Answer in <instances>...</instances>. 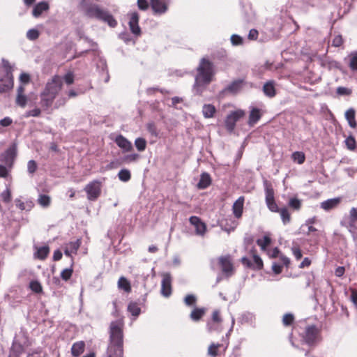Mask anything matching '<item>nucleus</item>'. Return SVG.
<instances>
[{"label":"nucleus","instance_id":"1","mask_svg":"<svg viewBox=\"0 0 357 357\" xmlns=\"http://www.w3.org/2000/svg\"><path fill=\"white\" fill-rule=\"evenodd\" d=\"M215 74L213 63L206 58L201 59L197 68V74L195 76V82L192 89V93L196 96H202L208 86L213 81Z\"/></svg>","mask_w":357,"mask_h":357},{"label":"nucleus","instance_id":"2","mask_svg":"<svg viewBox=\"0 0 357 357\" xmlns=\"http://www.w3.org/2000/svg\"><path fill=\"white\" fill-rule=\"evenodd\" d=\"M123 324L121 321H112L109 326V341L107 349V357L123 356Z\"/></svg>","mask_w":357,"mask_h":357},{"label":"nucleus","instance_id":"3","mask_svg":"<svg viewBox=\"0 0 357 357\" xmlns=\"http://www.w3.org/2000/svg\"><path fill=\"white\" fill-rule=\"evenodd\" d=\"M63 86V78L59 75H54L48 81L40 93V105L45 109H48L52 105L54 100L61 90Z\"/></svg>","mask_w":357,"mask_h":357},{"label":"nucleus","instance_id":"4","mask_svg":"<svg viewBox=\"0 0 357 357\" xmlns=\"http://www.w3.org/2000/svg\"><path fill=\"white\" fill-rule=\"evenodd\" d=\"M79 7L86 17L98 20L105 10L91 0H82L79 3Z\"/></svg>","mask_w":357,"mask_h":357},{"label":"nucleus","instance_id":"5","mask_svg":"<svg viewBox=\"0 0 357 357\" xmlns=\"http://www.w3.org/2000/svg\"><path fill=\"white\" fill-rule=\"evenodd\" d=\"M241 261L243 266L255 271H260L264 267L261 258L255 249H251L248 255L243 257Z\"/></svg>","mask_w":357,"mask_h":357},{"label":"nucleus","instance_id":"6","mask_svg":"<svg viewBox=\"0 0 357 357\" xmlns=\"http://www.w3.org/2000/svg\"><path fill=\"white\" fill-rule=\"evenodd\" d=\"M17 143L16 142H13L3 152L1 153L0 160L9 169H12L17 156Z\"/></svg>","mask_w":357,"mask_h":357},{"label":"nucleus","instance_id":"7","mask_svg":"<svg viewBox=\"0 0 357 357\" xmlns=\"http://www.w3.org/2000/svg\"><path fill=\"white\" fill-rule=\"evenodd\" d=\"M263 185L264 188L266 203L268 208L272 212H279L280 208L275 201L274 190L272 184L266 178H264Z\"/></svg>","mask_w":357,"mask_h":357},{"label":"nucleus","instance_id":"8","mask_svg":"<svg viewBox=\"0 0 357 357\" xmlns=\"http://www.w3.org/2000/svg\"><path fill=\"white\" fill-rule=\"evenodd\" d=\"M101 186L102 182L99 180H93L85 186L84 191L89 201H96L100 197Z\"/></svg>","mask_w":357,"mask_h":357},{"label":"nucleus","instance_id":"9","mask_svg":"<svg viewBox=\"0 0 357 357\" xmlns=\"http://www.w3.org/2000/svg\"><path fill=\"white\" fill-rule=\"evenodd\" d=\"M218 264L222 272L227 277L231 276L235 271L233 260L230 255L221 256L218 258Z\"/></svg>","mask_w":357,"mask_h":357},{"label":"nucleus","instance_id":"10","mask_svg":"<svg viewBox=\"0 0 357 357\" xmlns=\"http://www.w3.org/2000/svg\"><path fill=\"white\" fill-rule=\"evenodd\" d=\"M245 112L241 110H236L228 114L225 120V126L227 130L231 133L234 132L236 122L241 119Z\"/></svg>","mask_w":357,"mask_h":357},{"label":"nucleus","instance_id":"11","mask_svg":"<svg viewBox=\"0 0 357 357\" xmlns=\"http://www.w3.org/2000/svg\"><path fill=\"white\" fill-rule=\"evenodd\" d=\"M304 340L309 345L314 344L319 341V330L315 326H309L306 328Z\"/></svg>","mask_w":357,"mask_h":357},{"label":"nucleus","instance_id":"12","mask_svg":"<svg viewBox=\"0 0 357 357\" xmlns=\"http://www.w3.org/2000/svg\"><path fill=\"white\" fill-rule=\"evenodd\" d=\"M14 77L13 73L8 72L0 79V93L9 91L13 88Z\"/></svg>","mask_w":357,"mask_h":357},{"label":"nucleus","instance_id":"13","mask_svg":"<svg viewBox=\"0 0 357 357\" xmlns=\"http://www.w3.org/2000/svg\"><path fill=\"white\" fill-rule=\"evenodd\" d=\"M129 27L132 33L139 36L142 33L141 28L139 26V15L137 12H132L130 14Z\"/></svg>","mask_w":357,"mask_h":357},{"label":"nucleus","instance_id":"14","mask_svg":"<svg viewBox=\"0 0 357 357\" xmlns=\"http://www.w3.org/2000/svg\"><path fill=\"white\" fill-rule=\"evenodd\" d=\"M161 294L165 297H169L172 294V278L169 273H165L162 275Z\"/></svg>","mask_w":357,"mask_h":357},{"label":"nucleus","instance_id":"15","mask_svg":"<svg viewBox=\"0 0 357 357\" xmlns=\"http://www.w3.org/2000/svg\"><path fill=\"white\" fill-rule=\"evenodd\" d=\"M189 221L190 223L194 227L195 232L197 235L202 236L205 233L206 230V225L200 218L192 215L189 218Z\"/></svg>","mask_w":357,"mask_h":357},{"label":"nucleus","instance_id":"16","mask_svg":"<svg viewBox=\"0 0 357 357\" xmlns=\"http://www.w3.org/2000/svg\"><path fill=\"white\" fill-rule=\"evenodd\" d=\"M95 61L98 70L100 73L105 75V78L104 80L105 82H108L109 79V75L106 59L98 54L95 59Z\"/></svg>","mask_w":357,"mask_h":357},{"label":"nucleus","instance_id":"17","mask_svg":"<svg viewBox=\"0 0 357 357\" xmlns=\"http://www.w3.org/2000/svg\"><path fill=\"white\" fill-rule=\"evenodd\" d=\"M243 84L244 80L243 79H237L231 82L229 84L225 87L222 89V93H229L231 94H236L243 88Z\"/></svg>","mask_w":357,"mask_h":357},{"label":"nucleus","instance_id":"18","mask_svg":"<svg viewBox=\"0 0 357 357\" xmlns=\"http://www.w3.org/2000/svg\"><path fill=\"white\" fill-rule=\"evenodd\" d=\"M150 6L155 15H162L167 10V6L164 0H150Z\"/></svg>","mask_w":357,"mask_h":357},{"label":"nucleus","instance_id":"19","mask_svg":"<svg viewBox=\"0 0 357 357\" xmlns=\"http://www.w3.org/2000/svg\"><path fill=\"white\" fill-rule=\"evenodd\" d=\"M114 142L125 152H129L133 149L132 143L121 134H119L116 137Z\"/></svg>","mask_w":357,"mask_h":357},{"label":"nucleus","instance_id":"20","mask_svg":"<svg viewBox=\"0 0 357 357\" xmlns=\"http://www.w3.org/2000/svg\"><path fill=\"white\" fill-rule=\"evenodd\" d=\"M50 9L48 2L43 1L37 3L33 8L32 15L34 17H40L43 12L47 11Z\"/></svg>","mask_w":357,"mask_h":357},{"label":"nucleus","instance_id":"21","mask_svg":"<svg viewBox=\"0 0 357 357\" xmlns=\"http://www.w3.org/2000/svg\"><path fill=\"white\" fill-rule=\"evenodd\" d=\"M244 204V197H239L232 206V211L234 216L239 218L242 216Z\"/></svg>","mask_w":357,"mask_h":357},{"label":"nucleus","instance_id":"22","mask_svg":"<svg viewBox=\"0 0 357 357\" xmlns=\"http://www.w3.org/2000/svg\"><path fill=\"white\" fill-rule=\"evenodd\" d=\"M341 197H335L332 199H328L326 201H324L321 203V207L326 211H329L335 208H336L341 202Z\"/></svg>","mask_w":357,"mask_h":357},{"label":"nucleus","instance_id":"23","mask_svg":"<svg viewBox=\"0 0 357 357\" xmlns=\"http://www.w3.org/2000/svg\"><path fill=\"white\" fill-rule=\"evenodd\" d=\"M262 91L266 96L273 98L276 95L275 82L273 80H269L264 83Z\"/></svg>","mask_w":357,"mask_h":357},{"label":"nucleus","instance_id":"24","mask_svg":"<svg viewBox=\"0 0 357 357\" xmlns=\"http://www.w3.org/2000/svg\"><path fill=\"white\" fill-rule=\"evenodd\" d=\"M211 181L212 180L210 174L207 172H203L200 175V178L197 185V187L199 190H204L211 185Z\"/></svg>","mask_w":357,"mask_h":357},{"label":"nucleus","instance_id":"25","mask_svg":"<svg viewBox=\"0 0 357 357\" xmlns=\"http://www.w3.org/2000/svg\"><path fill=\"white\" fill-rule=\"evenodd\" d=\"M98 20L107 23L112 28H114L117 25V21L115 20L114 16L105 10Z\"/></svg>","mask_w":357,"mask_h":357},{"label":"nucleus","instance_id":"26","mask_svg":"<svg viewBox=\"0 0 357 357\" xmlns=\"http://www.w3.org/2000/svg\"><path fill=\"white\" fill-rule=\"evenodd\" d=\"M344 116L348 121L349 126L352 128H355L357 126L355 109L352 107L349 108L345 112Z\"/></svg>","mask_w":357,"mask_h":357},{"label":"nucleus","instance_id":"27","mask_svg":"<svg viewBox=\"0 0 357 357\" xmlns=\"http://www.w3.org/2000/svg\"><path fill=\"white\" fill-rule=\"evenodd\" d=\"M85 343L84 341L75 342L71 348V354L74 357L79 356L84 351Z\"/></svg>","mask_w":357,"mask_h":357},{"label":"nucleus","instance_id":"28","mask_svg":"<svg viewBox=\"0 0 357 357\" xmlns=\"http://www.w3.org/2000/svg\"><path fill=\"white\" fill-rule=\"evenodd\" d=\"M261 114L260 109L257 107H252L249 114V124L254 125L257 123L261 119Z\"/></svg>","mask_w":357,"mask_h":357},{"label":"nucleus","instance_id":"29","mask_svg":"<svg viewBox=\"0 0 357 357\" xmlns=\"http://www.w3.org/2000/svg\"><path fill=\"white\" fill-rule=\"evenodd\" d=\"M216 109L212 104H204L202 107V114L204 118L209 119L213 117Z\"/></svg>","mask_w":357,"mask_h":357},{"label":"nucleus","instance_id":"30","mask_svg":"<svg viewBox=\"0 0 357 357\" xmlns=\"http://www.w3.org/2000/svg\"><path fill=\"white\" fill-rule=\"evenodd\" d=\"M146 129L151 137H160V130L154 121H149L146 124Z\"/></svg>","mask_w":357,"mask_h":357},{"label":"nucleus","instance_id":"31","mask_svg":"<svg viewBox=\"0 0 357 357\" xmlns=\"http://www.w3.org/2000/svg\"><path fill=\"white\" fill-rule=\"evenodd\" d=\"M206 309L204 307H195L190 314V319L194 321H199L205 314Z\"/></svg>","mask_w":357,"mask_h":357},{"label":"nucleus","instance_id":"32","mask_svg":"<svg viewBox=\"0 0 357 357\" xmlns=\"http://www.w3.org/2000/svg\"><path fill=\"white\" fill-rule=\"evenodd\" d=\"M351 4L347 0H340V8L337 15L340 17H342L344 15L348 13L350 10Z\"/></svg>","mask_w":357,"mask_h":357},{"label":"nucleus","instance_id":"33","mask_svg":"<svg viewBox=\"0 0 357 357\" xmlns=\"http://www.w3.org/2000/svg\"><path fill=\"white\" fill-rule=\"evenodd\" d=\"M257 245H270L272 243V239L270 232H266L262 238H258L256 241Z\"/></svg>","mask_w":357,"mask_h":357},{"label":"nucleus","instance_id":"34","mask_svg":"<svg viewBox=\"0 0 357 357\" xmlns=\"http://www.w3.org/2000/svg\"><path fill=\"white\" fill-rule=\"evenodd\" d=\"M49 252V247H38L34 255L40 259H45L48 255Z\"/></svg>","mask_w":357,"mask_h":357},{"label":"nucleus","instance_id":"35","mask_svg":"<svg viewBox=\"0 0 357 357\" xmlns=\"http://www.w3.org/2000/svg\"><path fill=\"white\" fill-rule=\"evenodd\" d=\"M146 140L143 137H137L135 140V146L139 152H142L146 149Z\"/></svg>","mask_w":357,"mask_h":357},{"label":"nucleus","instance_id":"36","mask_svg":"<svg viewBox=\"0 0 357 357\" xmlns=\"http://www.w3.org/2000/svg\"><path fill=\"white\" fill-rule=\"evenodd\" d=\"M347 148L350 151L356 149V141L352 135H349L344 140Z\"/></svg>","mask_w":357,"mask_h":357},{"label":"nucleus","instance_id":"37","mask_svg":"<svg viewBox=\"0 0 357 357\" xmlns=\"http://www.w3.org/2000/svg\"><path fill=\"white\" fill-rule=\"evenodd\" d=\"M119 179L123 182H128L130 180L131 174L130 170L122 169L118 173Z\"/></svg>","mask_w":357,"mask_h":357},{"label":"nucleus","instance_id":"38","mask_svg":"<svg viewBox=\"0 0 357 357\" xmlns=\"http://www.w3.org/2000/svg\"><path fill=\"white\" fill-rule=\"evenodd\" d=\"M118 286L120 289H123L126 292H130L131 287L130 282L124 277H121L118 281Z\"/></svg>","mask_w":357,"mask_h":357},{"label":"nucleus","instance_id":"39","mask_svg":"<svg viewBox=\"0 0 357 357\" xmlns=\"http://www.w3.org/2000/svg\"><path fill=\"white\" fill-rule=\"evenodd\" d=\"M29 288L33 292L36 294H40L43 292V287L40 282L38 280H31L29 282Z\"/></svg>","mask_w":357,"mask_h":357},{"label":"nucleus","instance_id":"40","mask_svg":"<svg viewBox=\"0 0 357 357\" xmlns=\"http://www.w3.org/2000/svg\"><path fill=\"white\" fill-rule=\"evenodd\" d=\"M50 202H51L50 197L47 195H44V194L40 195L38 199V204L40 206H42L43 207L49 206L50 204Z\"/></svg>","mask_w":357,"mask_h":357},{"label":"nucleus","instance_id":"41","mask_svg":"<svg viewBox=\"0 0 357 357\" xmlns=\"http://www.w3.org/2000/svg\"><path fill=\"white\" fill-rule=\"evenodd\" d=\"M26 36L29 40L34 41L39 38L40 31L36 29H31L26 32Z\"/></svg>","mask_w":357,"mask_h":357},{"label":"nucleus","instance_id":"42","mask_svg":"<svg viewBox=\"0 0 357 357\" xmlns=\"http://www.w3.org/2000/svg\"><path fill=\"white\" fill-rule=\"evenodd\" d=\"M292 159L294 161L297 162L298 164L301 165L305 162V155L303 152L295 151L292 153Z\"/></svg>","mask_w":357,"mask_h":357},{"label":"nucleus","instance_id":"43","mask_svg":"<svg viewBox=\"0 0 357 357\" xmlns=\"http://www.w3.org/2000/svg\"><path fill=\"white\" fill-rule=\"evenodd\" d=\"M86 89L77 88V89H70L67 93V98H73L86 92Z\"/></svg>","mask_w":357,"mask_h":357},{"label":"nucleus","instance_id":"44","mask_svg":"<svg viewBox=\"0 0 357 357\" xmlns=\"http://www.w3.org/2000/svg\"><path fill=\"white\" fill-rule=\"evenodd\" d=\"M0 197L2 199V201L6 203H10L11 201V191L7 187L1 194Z\"/></svg>","mask_w":357,"mask_h":357},{"label":"nucleus","instance_id":"45","mask_svg":"<svg viewBox=\"0 0 357 357\" xmlns=\"http://www.w3.org/2000/svg\"><path fill=\"white\" fill-rule=\"evenodd\" d=\"M261 248L264 252L267 251L268 255L272 258L277 257L279 255L278 247H261Z\"/></svg>","mask_w":357,"mask_h":357},{"label":"nucleus","instance_id":"46","mask_svg":"<svg viewBox=\"0 0 357 357\" xmlns=\"http://www.w3.org/2000/svg\"><path fill=\"white\" fill-rule=\"evenodd\" d=\"M349 67L353 71H357V52H351L350 54Z\"/></svg>","mask_w":357,"mask_h":357},{"label":"nucleus","instance_id":"47","mask_svg":"<svg viewBox=\"0 0 357 357\" xmlns=\"http://www.w3.org/2000/svg\"><path fill=\"white\" fill-rule=\"evenodd\" d=\"M128 310L131 313V314L135 317H137L141 312L139 307L137 303H130L128 305Z\"/></svg>","mask_w":357,"mask_h":357},{"label":"nucleus","instance_id":"48","mask_svg":"<svg viewBox=\"0 0 357 357\" xmlns=\"http://www.w3.org/2000/svg\"><path fill=\"white\" fill-rule=\"evenodd\" d=\"M279 212L283 223L285 225L290 221V214L287 208L284 207L281 208Z\"/></svg>","mask_w":357,"mask_h":357},{"label":"nucleus","instance_id":"49","mask_svg":"<svg viewBox=\"0 0 357 357\" xmlns=\"http://www.w3.org/2000/svg\"><path fill=\"white\" fill-rule=\"evenodd\" d=\"M209 321L213 322L215 324H221L222 319L220 316V312L219 310H215L212 313L211 319Z\"/></svg>","mask_w":357,"mask_h":357},{"label":"nucleus","instance_id":"50","mask_svg":"<svg viewBox=\"0 0 357 357\" xmlns=\"http://www.w3.org/2000/svg\"><path fill=\"white\" fill-rule=\"evenodd\" d=\"M317 231V229L311 225H309L307 223L303 225L300 228V233H307V234H310Z\"/></svg>","mask_w":357,"mask_h":357},{"label":"nucleus","instance_id":"51","mask_svg":"<svg viewBox=\"0 0 357 357\" xmlns=\"http://www.w3.org/2000/svg\"><path fill=\"white\" fill-rule=\"evenodd\" d=\"M197 302V297L193 294H188L184 298V303L187 306H194Z\"/></svg>","mask_w":357,"mask_h":357},{"label":"nucleus","instance_id":"52","mask_svg":"<svg viewBox=\"0 0 357 357\" xmlns=\"http://www.w3.org/2000/svg\"><path fill=\"white\" fill-rule=\"evenodd\" d=\"M27 102V97L24 94H17L16 104L21 107H24Z\"/></svg>","mask_w":357,"mask_h":357},{"label":"nucleus","instance_id":"53","mask_svg":"<svg viewBox=\"0 0 357 357\" xmlns=\"http://www.w3.org/2000/svg\"><path fill=\"white\" fill-rule=\"evenodd\" d=\"M221 346L220 344H211L208 349V354L211 356L215 357L218 356V349Z\"/></svg>","mask_w":357,"mask_h":357},{"label":"nucleus","instance_id":"54","mask_svg":"<svg viewBox=\"0 0 357 357\" xmlns=\"http://www.w3.org/2000/svg\"><path fill=\"white\" fill-rule=\"evenodd\" d=\"M301 206V201L296 197L291 198L289 201V206L294 210H298Z\"/></svg>","mask_w":357,"mask_h":357},{"label":"nucleus","instance_id":"55","mask_svg":"<svg viewBox=\"0 0 357 357\" xmlns=\"http://www.w3.org/2000/svg\"><path fill=\"white\" fill-rule=\"evenodd\" d=\"M37 168H38V165L35 160H30L29 161H28L27 172H29V174H33V173L36 172Z\"/></svg>","mask_w":357,"mask_h":357},{"label":"nucleus","instance_id":"56","mask_svg":"<svg viewBox=\"0 0 357 357\" xmlns=\"http://www.w3.org/2000/svg\"><path fill=\"white\" fill-rule=\"evenodd\" d=\"M41 110L39 108H34L33 109L26 111L24 114V117L29 118L30 116L38 117L40 115Z\"/></svg>","mask_w":357,"mask_h":357},{"label":"nucleus","instance_id":"57","mask_svg":"<svg viewBox=\"0 0 357 357\" xmlns=\"http://www.w3.org/2000/svg\"><path fill=\"white\" fill-rule=\"evenodd\" d=\"M231 43L233 45H240L243 44V38L241 37L239 35L237 34H233L231 38Z\"/></svg>","mask_w":357,"mask_h":357},{"label":"nucleus","instance_id":"58","mask_svg":"<svg viewBox=\"0 0 357 357\" xmlns=\"http://www.w3.org/2000/svg\"><path fill=\"white\" fill-rule=\"evenodd\" d=\"M294 317L292 314H285L282 319V323L284 326H289L294 321Z\"/></svg>","mask_w":357,"mask_h":357},{"label":"nucleus","instance_id":"59","mask_svg":"<svg viewBox=\"0 0 357 357\" xmlns=\"http://www.w3.org/2000/svg\"><path fill=\"white\" fill-rule=\"evenodd\" d=\"M73 274L72 268H66L63 270L61 273V277L63 280H68L70 278Z\"/></svg>","mask_w":357,"mask_h":357},{"label":"nucleus","instance_id":"60","mask_svg":"<svg viewBox=\"0 0 357 357\" xmlns=\"http://www.w3.org/2000/svg\"><path fill=\"white\" fill-rule=\"evenodd\" d=\"M137 6H138V8L141 10H146L149 7V5L150 3H149V1L147 0H137Z\"/></svg>","mask_w":357,"mask_h":357},{"label":"nucleus","instance_id":"61","mask_svg":"<svg viewBox=\"0 0 357 357\" xmlns=\"http://www.w3.org/2000/svg\"><path fill=\"white\" fill-rule=\"evenodd\" d=\"M23 350V347L20 344L17 342L13 343L12 346V352L15 353L17 356L22 354Z\"/></svg>","mask_w":357,"mask_h":357},{"label":"nucleus","instance_id":"62","mask_svg":"<svg viewBox=\"0 0 357 357\" xmlns=\"http://www.w3.org/2000/svg\"><path fill=\"white\" fill-rule=\"evenodd\" d=\"M10 169L6 165H0V177L7 178Z\"/></svg>","mask_w":357,"mask_h":357},{"label":"nucleus","instance_id":"63","mask_svg":"<svg viewBox=\"0 0 357 357\" xmlns=\"http://www.w3.org/2000/svg\"><path fill=\"white\" fill-rule=\"evenodd\" d=\"M119 38L123 40L126 44L129 43L132 40L130 34L127 31L120 33Z\"/></svg>","mask_w":357,"mask_h":357},{"label":"nucleus","instance_id":"64","mask_svg":"<svg viewBox=\"0 0 357 357\" xmlns=\"http://www.w3.org/2000/svg\"><path fill=\"white\" fill-rule=\"evenodd\" d=\"M349 221H351V227L353 225V222L357 221V209L354 207L351 208L349 211Z\"/></svg>","mask_w":357,"mask_h":357}]
</instances>
